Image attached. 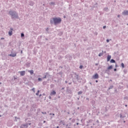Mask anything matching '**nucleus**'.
Segmentation results:
<instances>
[{
  "label": "nucleus",
  "mask_w": 128,
  "mask_h": 128,
  "mask_svg": "<svg viewBox=\"0 0 128 128\" xmlns=\"http://www.w3.org/2000/svg\"><path fill=\"white\" fill-rule=\"evenodd\" d=\"M62 22V18H54L50 20V24H60Z\"/></svg>",
  "instance_id": "1"
},
{
  "label": "nucleus",
  "mask_w": 128,
  "mask_h": 128,
  "mask_svg": "<svg viewBox=\"0 0 128 128\" xmlns=\"http://www.w3.org/2000/svg\"><path fill=\"white\" fill-rule=\"evenodd\" d=\"M9 14L12 16L14 18H16L18 16V14L16 12H14L12 11H10L9 12Z\"/></svg>",
  "instance_id": "2"
},
{
  "label": "nucleus",
  "mask_w": 128,
  "mask_h": 128,
  "mask_svg": "<svg viewBox=\"0 0 128 128\" xmlns=\"http://www.w3.org/2000/svg\"><path fill=\"white\" fill-rule=\"evenodd\" d=\"M28 128V124H22L20 126V128Z\"/></svg>",
  "instance_id": "3"
},
{
  "label": "nucleus",
  "mask_w": 128,
  "mask_h": 128,
  "mask_svg": "<svg viewBox=\"0 0 128 128\" xmlns=\"http://www.w3.org/2000/svg\"><path fill=\"white\" fill-rule=\"evenodd\" d=\"M19 74H20V76H24V74H26V71L23 70V71H20L18 72Z\"/></svg>",
  "instance_id": "4"
},
{
  "label": "nucleus",
  "mask_w": 128,
  "mask_h": 128,
  "mask_svg": "<svg viewBox=\"0 0 128 128\" xmlns=\"http://www.w3.org/2000/svg\"><path fill=\"white\" fill-rule=\"evenodd\" d=\"M9 56H12V58H14L15 56H16V53H12V52H11V54H10Z\"/></svg>",
  "instance_id": "5"
},
{
  "label": "nucleus",
  "mask_w": 128,
  "mask_h": 128,
  "mask_svg": "<svg viewBox=\"0 0 128 128\" xmlns=\"http://www.w3.org/2000/svg\"><path fill=\"white\" fill-rule=\"evenodd\" d=\"M93 78H98V74H96L92 76Z\"/></svg>",
  "instance_id": "6"
},
{
  "label": "nucleus",
  "mask_w": 128,
  "mask_h": 128,
  "mask_svg": "<svg viewBox=\"0 0 128 128\" xmlns=\"http://www.w3.org/2000/svg\"><path fill=\"white\" fill-rule=\"evenodd\" d=\"M122 14L124 16H128V10H124L123 12H122Z\"/></svg>",
  "instance_id": "7"
},
{
  "label": "nucleus",
  "mask_w": 128,
  "mask_h": 128,
  "mask_svg": "<svg viewBox=\"0 0 128 128\" xmlns=\"http://www.w3.org/2000/svg\"><path fill=\"white\" fill-rule=\"evenodd\" d=\"M56 91L53 90L52 92H51L50 96H56Z\"/></svg>",
  "instance_id": "8"
},
{
  "label": "nucleus",
  "mask_w": 128,
  "mask_h": 128,
  "mask_svg": "<svg viewBox=\"0 0 128 128\" xmlns=\"http://www.w3.org/2000/svg\"><path fill=\"white\" fill-rule=\"evenodd\" d=\"M11 30L9 31L8 34L9 36H12V28H10Z\"/></svg>",
  "instance_id": "9"
},
{
  "label": "nucleus",
  "mask_w": 128,
  "mask_h": 128,
  "mask_svg": "<svg viewBox=\"0 0 128 128\" xmlns=\"http://www.w3.org/2000/svg\"><path fill=\"white\" fill-rule=\"evenodd\" d=\"M110 58H112V56H108L107 57V62H110Z\"/></svg>",
  "instance_id": "10"
},
{
  "label": "nucleus",
  "mask_w": 128,
  "mask_h": 128,
  "mask_svg": "<svg viewBox=\"0 0 128 128\" xmlns=\"http://www.w3.org/2000/svg\"><path fill=\"white\" fill-rule=\"evenodd\" d=\"M120 118H126V115H122V114H120Z\"/></svg>",
  "instance_id": "11"
},
{
  "label": "nucleus",
  "mask_w": 128,
  "mask_h": 128,
  "mask_svg": "<svg viewBox=\"0 0 128 128\" xmlns=\"http://www.w3.org/2000/svg\"><path fill=\"white\" fill-rule=\"evenodd\" d=\"M110 62H111L112 64H114L116 62V60H114V59H112L110 61Z\"/></svg>",
  "instance_id": "12"
},
{
  "label": "nucleus",
  "mask_w": 128,
  "mask_h": 128,
  "mask_svg": "<svg viewBox=\"0 0 128 128\" xmlns=\"http://www.w3.org/2000/svg\"><path fill=\"white\" fill-rule=\"evenodd\" d=\"M28 72H30V74H34V70H28Z\"/></svg>",
  "instance_id": "13"
},
{
  "label": "nucleus",
  "mask_w": 128,
  "mask_h": 128,
  "mask_svg": "<svg viewBox=\"0 0 128 128\" xmlns=\"http://www.w3.org/2000/svg\"><path fill=\"white\" fill-rule=\"evenodd\" d=\"M114 88V86H110L108 88V90H112V88Z\"/></svg>",
  "instance_id": "14"
},
{
  "label": "nucleus",
  "mask_w": 128,
  "mask_h": 128,
  "mask_svg": "<svg viewBox=\"0 0 128 128\" xmlns=\"http://www.w3.org/2000/svg\"><path fill=\"white\" fill-rule=\"evenodd\" d=\"M112 66H110L108 68L107 70H112Z\"/></svg>",
  "instance_id": "15"
},
{
  "label": "nucleus",
  "mask_w": 128,
  "mask_h": 128,
  "mask_svg": "<svg viewBox=\"0 0 128 128\" xmlns=\"http://www.w3.org/2000/svg\"><path fill=\"white\" fill-rule=\"evenodd\" d=\"M82 94V91H80L79 92H78V95Z\"/></svg>",
  "instance_id": "16"
},
{
  "label": "nucleus",
  "mask_w": 128,
  "mask_h": 128,
  "mask_svg": "<svg viewBox=\"0 0 128 128\" xmlns=\"http://www.w3.org/2000/svg\"><path fill=\"white\" fill-rule=\"evenodd\" d=\"M104 54L103 53H100L99 54H98V56H102Z\"/></svg>",
  "instance_id": "17"
},
{
  "label": "nucleus",
  "mask_w": 128,
  "mask_h": 128,
  "mask_svg": "<svg viewBox=\"0 0 128 128\" xmlns=\"http://www.w3.org/2000/svg\"><path fill=\"white\" fill-rule=\"evenodd\" d=\"M121 66H122V68H124V63H122Z\"/></svg>",
  "instance_id": "18"
},
{
  "label": "nucleus",
  "mask_w": 128,
  "mask_h": 128,
  "mask_svg": "<svg viewBox=\"0 0 128 128\" xmlns=\"http://www.w3.org/2000/svg\"><path fill=\"white\" fill-rule=\"evenodd\" d=\"M21 36L22 38V36H24V34H21Z\"/></svg>",
  "instance_id": "19"
},
{
  "label": "nucleus",
  "mask_w": 128,
  "mask_h": 128,
  "mask_svg": "<svg viewBox=\"0 0 128 128\" xmlns=\"http://www.w3.org/2000/svg\"><path fill=\"white\" fill-rule=\"evenodd\" d=\"M43 84H46V82H43Z\"/></svg>",
  "instance_id": "20"
},
{
  "label": "nucleus",
  "mask_w": 128,
  "mask_h": 128,
  "mask_svg": "<svg viewBox=\"0 0 128 128\" xmlns=\"http://www.w3.org/2000/svg\"><path fill=\"white\" fill-rule=\"evenodd\" d=\"M42 113L43 114H46V112H42Z\"/></svg>",
  "instance_id": "21"
},
{
  "label": "nucleus",
  "mask_w": 128,
  "mask_h": 128,
  "mask_svg": "<svg viewBox=\"0 0 128 128\" xmlns=\"http://www.w3.org/2000/svg\"><path fill=\"white\" fill-rule=\"evenodd\" d=\"M67 92H70V90H67Z\"/></svg>",
  "instance_id": "22"
},
{
  "label": "nucleus",
  "mask_w": 128,
  "mask_h": 128,
  "mask_svg": "<svg viewBox=\"0 0 128 128\" xmlns=\"http://www.w3.org/2000/svg\"><path fill=\"white\" fill-rule=\"evenodd\" d=\"M50 4H54V2H52L50 3Z\"/></svg>",
  "instance_id": "23"
},
{
  "label": "nucleus",
  "mask_w": 128,
  "mask_h": 128,
  "mask_svg": "<svg viewBox=\"0 0 128 128\" xmlns=\"http://www.w3.org/2000/svg\"><path fill=\"white\" fill-rule=\"evenodd\" d=\"M32 90H33V92H34V88H32Z\"/></svg>",
  "instance_id": "24"
},
{
  "label": "nucleus",
  "mask_w": 128,
  "mask_h": 128,
  "mask_svg": "<svg viewBox=\"0 0 128 128\" xmlns=\"http://www.w3.org/2000/svg\"><path fill=\"white\" fill-rule=\"evenodd\" d=\"M80 68H82V66H80Z\"/></svg>",
  "instance_id": "25"
},
{
  "label": "nucleus",
  "mask_w": 128,
  "mask_h": 128,
  "mask_svg": "<svg viewBox=\"0 0 128 128\" xmlns=\"http://www.w3.org/2000/svg\"><path fill=\"white\" fill-rule=\"evenodd\" d=\"M106 42H110V40H108H108H106Z\"/></svg>",
  "instance_id": "26"
},
{
  "label": "nucleus",
  "mask_w": 128,
  "mask_h": 128,
  "mask_svg": "<svg viewBox=\"0 0 128 128\" xmlns=\"http://www.w3.org/2000/svg\"><path fill=\"white\" fill-rule=\"evenodd\" d=\"M50 86H51V88H52V87L54 86V84H52V85Z\"/></svg>",
  "instance_id": "27"
},
{
  "label": "nucleus",
  "mask_w": 128,
  "mask_h": 128,
  "mask_svg": "<svg viewBox=\"0 0 128 128\" xmlns=\"http://www.w3.org/2000/svg\"><path fill=\"white\" fill-rule=\"evenodd\" d=\"M27 124L30 126V124H32V123H28V124Z\"/></svg>",
  "instance_id": "28"
},
{
  "label": "nucleus",
  "mask_w": 128,
  "mask_h": 128,
  "mask_svg": "<svg viewBox=\"0 0 128 128\" xmlns=\"http://www.w3.org/2000/svg\"><path fill=\"white\" fill-rule=\"evenodd\" d=\"M49 98H50V100H52V96H49Z\"/></svg>",
  "instance_id": "29"
},
{
  "label": "nucleus",
  "mask_w": 128,
  "mask_h": 128,
  "mask_svg": "<svg viewBox=\"0 0 128 128\" xmlns=\"http://www.w3.org/2000/svg\"><path fill=\"white\" fill-rule=\"evenodd\" d=\"M36 96H38V92H37L36 93Z\"/></svg>",
  "instance_id": "30"
},
{
  "label": "nucleus",
  "mask_w": 128,
  "mask_h": 128,
  "mask_svg": "<svg viewBox=\"0 0 128 128\" xmlns=\"http://www.w3.org/2000/svg\"><path fill=\"white\" fill-rule=\"evenodd\" d=\"M114 72H116V68L114 69Z\"/></svg>",
  "instance_id": "31"
},
{
  "label": "nucleus",
  "mask_w": 128,
  "mask_h": 128,
  "mask_svg": "<svg viewBox=\"0 0 128 128\" xmlns=\"http://www.w3.org/2000/svg\"><path fill=\"white\" fill-rule=\"evenodd\" d=\"M42 80V78H39L38 79V80Z\"/></svg>",
  "instance_id": "32"
},
{
  "label": "nucleus",
  "mask_w": 128,
  "mask_h": 128,
  "mask_svg": "<svg viewBox=\"0 0 128 128\" xmlns=\"http://www.w3.org/2000/svg\"><path fill=\"white\" fill-rule=\"evenodd\" d=\"M37 92H38V94H40V90H38Z\"/></svg>",
  "instance_id": "33"
},
{
  "label": "nucleus",
  "mask_w": 128,
  "mask_h": 128,
  "mask_svg": "<svg viewBox=\"0 0 128 128\" xmlns=\"http://www.w3.org/2000/svg\"><path fill=\"white\" fill-rule=\"evenodd\" d=\"M106 28V26H103V28Z\"/></svg>",
  "instance_id": "34"
},
{
  "label": "nucleus",
  "mask_w": 128,
  "mask_h": 128,
  "mask_svg": "<svg viewBox=\"0 0 128 128\" xmlns=\"http://www.w3.org/2000/svg\"><path fill=\"white\" fill-rule=\"evenodd\" d=\"M1 40H4V38H1Z\"/></svg>",
  "instance_id": "35"
},
{
  "label": "nucleus",
  "mask_w": 128,
  "mask_h": 128,
  "mask_svg": "<svg viewBox=\"0 0 128 128\" xmlns=\"http://www.w3.org/2000/svg\"><path fill=\"white\" fill-rule=\"evenodd\" d=\"M66 126H67L68 128H70V127L68 126V124L66 125Z\"/></svg>",
  "instance_id": "36"
},
{
  "label": "nucleus",
  "mask_w": 128,
  "mask_h": 128,
  "mask_svg": "<svg viewBox=\"0 0 128 128\" xmlns=\"http://www.w3.org/2000/svg\"><path fill=\"white\" fill-rule=\"evenodd\" d=\"M96 66H98V64H96Z\"/></svg>",
  "instance_id": "37"
},
{
  "label": "nucleus",
  "mask_w": 128,
  "mask_h": 128,
  "mask_svg": "<svg viewBox=\"0 0 128 128\" xmlns=\"http://www.w3.org/2000/svg\"><path fill=\"white\" fill-rule=\"evenodd\" d=\"M66 84H68V81L65 82Z\"/></svg>",
  "instance_id": "38"
},
{
  "label": "nucleus",
  "mask_w": 128,
  "mask_h": 128,
  "mask_svg": "<svg viewBox=\"0 0 128 128\" xmlns=\"http://www.w3.org/2000/svg\"><path fill=\"white\" fill-rule=\"evenodd\" d=\"M42 96V94H40L39 96L40 97Z\"/></svg>",
  "instance_id": "39"
},
{
  "label": "nucleus",
  "mask_w": 128,
  "mask_h": 128,
  "mask_svg": "<svg viewBox=\"0 0 128 128\" xmlns=\"http://www.w3.org/2000/svg\"><path fill=\"white\" fill-rule=\"evenodd\" d=\"M120 15H118V18H120Z\"/></svg>",
  "instance_id": "40"
},
{
  "label": "nucleus",
  "mask_w": 128,
  "mask_h": 128,
  "mask_svg": "<svg viewBox=\"0 0 128 128\" xmlns=\"http://www.w3.org/2000/svg\"><path fill=\"white\" fill-rule=\"evenodd\" d=\"M46 123V120L44 121V124Z\"/></svg>",
  "instance_id": "41"
},
{
  "label": "nucleus",
  "mask_w": 128,
  "mask_h": 128,
  "mask_svg": "<svg viewBox=\"0 0 128 128\" xmlns=\"http://www.w3.org/2000/svg\"><path fill=\"white\" fill-rule=\"evenodd\" d=\"M46 30H48V28H46Z\"/></svg>",
  "instance_id": "42"
},
{
  "label": "nucleus",
  "mask_w": 128,
  "mask_h": 128,
  "mask_svg": "<svg viewBox=\"0 0 128 128\" xmlns=\"http://www.w3.org/2000/svg\"><path fill=\"white\" fill-rule=\"evenodd\" d=\"M98 80H96V82H98Z\"/></svg>",
  "instance_id": "43"
},
{
  "label": "nucleus",
  "mask_w": 128,
  "mask_h": 128,
  "mask_svg": "<svg viewBox=\"0 0 128 128\" xmlns=\"http://www.w3.org/2000/svg\"><path fill=\"white\" fill-rule=\"evenodd\" d=\"M78 110H80V107H78Z\"/></svg>",
  "instance_id": "44"
},
{
  "label": "nucleus",
  "mask_w": 128,
  "mask_h": 128,
  "mask_svg": "<svg viewBox=\"0 0 128 128\" xmlns=\"http://www.w3.org/2000/svg\"><path fill=\"white\" fill-rule=\"evenodd\" d=\"M56 128H60V127L58 126H56Z\"/></svg>",
  "instance_id": "45"
},
{
  "label": "nucleus",
  "mask_w": 128,
  "mask_h": 128,
  "mask_svg": "<svg viewBox=\"0 0 128 128\" xmlns=\"http://www.w3.org/2000/svg\"><path fill=\"white\" fill-rule=\"evenodd\" d=\"M28 84H30V82H28Z\"/></svg>",
  "instance_id": "46"
},
{
  "label": "nucleus",
  "mask_w": 128,
  "mask_h": 128,
  "mask_svg": "<svg viewBox=\"0 0 128 128\" xmlns=\"http://www.w3.org/2000/svg\"><path fill=\"white\" fill-rule=\"evenodd\" d=\"M68 114H70V112H68Z\"/></svg>",
  "instance_id": "47"
},
{
  "label": "nucleus",
  "mask_w": 128,
  "mask_h": 128,
  "mask_svg": "<svg viewBox=\"0 0 128 128\" xmlns=\"http://www.w3.org/2000/svg\"><path fill=\"white\" fill-rule=\"evenodd\" d=\"M21 54H22V50L21 51Z\"/></svg>",
  "instance_id": "48"
},
{
  "label": "nucleus",
  "mask_w": 128,
  "mask_h": 128,
  "mask_svg": "<svg viewBox=\"0 0 128 128\" xmlns=\"http://www.w3.org/2000/svg\"><path fill=\"white\" fill-rule=\"evenodd\" d=\"M69 84H72V83L70 82V83H69Z\"/></svg>",
  "instance_id": "49"
},
{
  "label": "nucleus",
  "mask_w": 128,
  "mask_h": 128,
  "mask_svg": "<svg viewBox=\"0 0 128 128\" xmlns=\"http://www.w3.org/2000/svg\"><path fill=\"white\" fill-rule=\"evenodd\" d=\"M62 90H64V88H62Z\"/></svg>",
  "instance_id": "50"
},
{
  "label": "nucleus",
  "mask_w": 128,
  "mask_h": 128,
  "mask_svg": "<svg viewBox=\"0 0 128 128\" xmlns=\"http://www.w3.org/2000/svg\"><path fill=\"white\" fill-rule=\"evenodd\" d=\"M125 106H128V105L126 104V105H125Z\"/></svg>",
  "instance_id": "51"
},
{
  "label": "nucleus",
  "mask_w": 128,
  "mask_h": 128,
  "mask_svg": "<svg viewBox=\"0 0 128 128\" xmlns=\"http://www.w3.org/2000/svg\"><path fill=\"white\" fill-rule=\"evenodd\" d=\"M76 124H77V126H78V123H76Z\"/></svg>",
  "instance_id": "52"
},
{
  "label": "nucleus",
  "mask_w": 128,
  "mask_h": 128,
  "mask_svg": "<svg viewBox=\"0 0 128 128\" xmlns=\"http://www.w3.org/2000/svg\"><path fill=\"white\" fill-rule=\"evenodd\" d=\"M25 84H28V83H26V82H25Z\"/></svg>",
  "instance_id": "53"
},
{
  "label": "nucleus",
  "mask_w": 128,
  "mask_h": 128,
  "mask_svg": "<svg viewBox=\"0 0 128 128\" xmlns=\"http://www.w3.org/2000/svg\"><path fill=\"white\" fill-rule=\"evenodd\" d=\"M43 94V96H44V94Z\"/></svg>",
  "instance_id": "54"
},
{
  "label": "nucleus",
  "mask_w": 128,
  "mask_h": 128,
  "mask_svg": "<svg viewBox=\"0 0 128 128\" xmlns=\"http://www.w3.org/2000/svg\"><path fill=\"white\" fill-rule=\"evenodd\" d=\"M0 84H2V82H0Z\"/></svg>",
  "instance_id": "55"
},
{
  "label": "nucleus",
  "mask_w": 128,
  "mask_h": 128,
  "mask_svg": "<svg viewBox=\"0 0 128 128\" xmlns=\"http://www.w3.org/2000/svg\"><path fill=\"white\" fill-rule=\"evenodd\" d=\"M0 118H2V116L0 115Z\"/></svg>",
  "instance_id": "56"
},
{
  "label": "nucleus",
  "mask_w": 128,
  "mask_h": 128,
  "mask_svg": "<svg viewBox=\"0 0 128 128\" xmlns=\"http://www.w3.org/2000/svg\"><path fill=\"white\" fill-rule=\"evenodd\" d=\"M78 100H80V98H78Z\"/></svg>",
  "instance_id": "57"
},
{
  "label": "nucleus",
  "mask_w": 128,
  "mask_h": 128,
  "mask_svg": "<svg viewBox=\"0 0 128 128\" xmlns=\"http://www.w3.org/2000/svg\"><path fill=\"white\" fill-rule=\"evenodd\" d=\"M90 84H92V82H90Z\"/></svg>",
  "instance_id": "58"
},
{
  "label": "nucleus",
  "mask_w": 128,
  "mask_h": 128,
  "mask_svg": "<svg viewBox=\"0 0 128 128\" xmlns=\"http://www.w3.org/2000/svg\"><path fill=\"white\" fill-rule=\"evenodd\" d=\"M124 122H126V121H124Z\"/></svg>",
  "instance_id": "59"
}]
</instances>
